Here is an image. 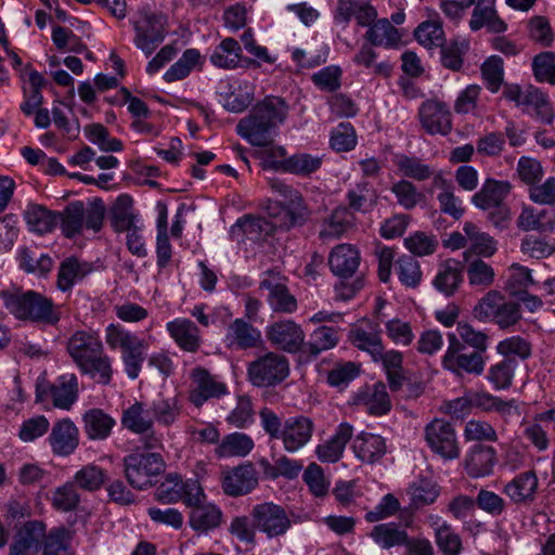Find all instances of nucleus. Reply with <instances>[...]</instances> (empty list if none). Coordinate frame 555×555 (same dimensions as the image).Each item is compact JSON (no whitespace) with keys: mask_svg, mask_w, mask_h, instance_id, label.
<instances>
[{"mask_svg":"<svg viewBox=\"0 0 555 555\" xmlns=\"http://www.w3.org/2000/svg\"><path fill=\"white\" fill-rule=\"evenodd\" d=\"M67 352L86 374L100 384L107 385L113 376L111 358L104 352L102 341L91 332L77 331L68 339Z\"/></svg>","mask_w":555,"mask_h":555,"instance_id":"1","label":"nucleus"},{"mask_svg":"<svg viewBox=\"0 0 555 555\" xmlns=\"http://www.w3.org/2000/svg\"><path fill=\"white\" fill-rule=\"evenodd\" d=\"M287 112L288 105L282 98L267 96L238 121L236 132L251 145H267L272 142V130L285 120Z\"/></svg>","mask_w":555,"mask_h":555,"instance_id":"2","label":"nucleus"},{"mask_svg":"<svg viewBox=\"0 0 555 555\" xmlns=\"http://www.w3.org/2000/svg\"><path fill=\"white\" fill-rule=\"evenodd\" d=\"M0 299L17 320L50 326L61 320V311L53 300L35 291L11 287L0 292Z\"/></svg>","mask_w":555,"mask_h":555,"instance_id":"3","label":"nucleus"},{"mask_svg":"<svg viewBox=\"0 0 555 555\" xmlns=\"http://www.w3.org/2000/svg\"><path fill=\"white\" fill-rule=\"evenodd\" d=\"M105 341L111 349L119 348L125 372L130 379H137L141 373L149 345L145 339L125 330L120 325L109 324L105 328Z\"/></svg>","mask_w":555,"mask_h":555,"instance_id":"4","label":"nucleus"},{"mask_svg":"<svg viewBox=\"0 0 555 555\" xmlns=\"http://www.w3.org/2000/svg\"><path fill=\"white\" fill-rule=\"evenodd\" d=\"M474 317L481 322H493L501 330H508L521 320L520 304L506 300L499 291H489L477 302Z\"/></svg>","mask_w":555,"mask_h":555,"instance_id":"5","label":"nucleus"},{"mask_svg":"<svg viewBox=\"0 0 555 555\" xmlns=\"http://www.w3.org/2000/svg\"><path fill=\"white\" fill-rule=\"evenodd\" d=\"M124 474L129 485L138 490L152 487L155 478L165 470L159 453L134 450L122 460Z\"/></svg>","mask_w":555,"mask_h":555,"instance_id":"6","label":"nucleus"},{"mask_svg":"<svg viewBox=\"0 0 555 555\" xmlns=\"http://www.w3.org/2000/svg\"><path fill=\"white\" fill-rule=\"evenodd\" d=\"M57 216L63 234L67 238H73L85 228L99 232L103 225L105 208L101 203L86 208L83 203L77 201L68 204Z\"/></svg>","mask_w":555,"mask_h":555,"instance_id":"7","label":"nucleus"},{"mask_svg":"<svg viewBox=\"0 0 555 555\" xmlns=\"http://www.w3.org/2000/svg\"><path fill=\"white\" fill-rule=\"evenodd\" d=\"M503 96L516 106L520 107L526 114H529L540 121L550 125L554 118V111L548 96L533 86L521 88L518 85H505Z\"/></svg>","mask_w":555,"mask_h":555,"instance_id":"8","label":"nucleus"},{"mask_svg":"<svg viewBox=\"0 0 555 555\" xmlns=\"http://www.w3.org/2000/svg\"><path fill=\"white\" fill-rule=\"evenodd\" d=\"M289 375V362L283 354L269 351L248 363L247 377L256 387H273Z\"/></svg>","mask_w":555,"mask_h":555,"instance_id":"9","label":"nucleus"},{"mask_svg":"<svg viewBox=\"0 0 555 555\" xmlns=\"http://www.w3.org/2000/svg\"><path fill=\"white\" fill-rule=\"evenodd\" d=\"M448 340L449 346L442 359L443 367L457 376L481 375L486 365L483 353L468 351L455 334H448Z\"/></svg>","mask_w":555,"mask_h":555,"instance_id":"10","label":"nucleus"},{"mask_svg":"<svg viewBox=\"0 0 555 555\" xmlns=\"http://www.w3.org/2000/svg\"><path fill=\"white\" fill-rule=\"evenodd\" d=\"M133 42L146 56L151 55L166 37V20L162 14L141 10L132 20Z\"/></svg>","mask_w":555,"mask_h":555,"instance_id":"11","label":"nucleus"},{"mask_svg":"<svg viewBox=\"0 0 555 555\" xmlns=\"http://www.w3.org/2000/svg\"><path fill=\"white\" fill-rule=\"evenodd\" d=\"M249 515L257 530L268 539L284 535L292 527V520L284 507L273 502L256 504Z\"/></svg>","mask_w":555,"mask_h":555,"instance_id":"12","label":"nucleus"},{"mask_svg":"<svg viewBox=\"0 0 555 555\" xmlns=\"http://www.w3.org/2000/svg\"><path fill=\"white\" fill-rule=\"evenodd\" d=\"M282 202L270 201L267 207L270 217L278 219L279 227L289 229L301 225L309 217V210L298 190L292 188V193L282 194Z\"/></svg>","mask_w":555,"mask_h":555,"instance_id":"13","label":"nucleus"},{"mask_svg":"<svg viewBox=\"0 0 555 555\" xmlns=\"http://www.w3.org/2000/svg\"><path fill=\"white\" fill-rule=\"evenodd\" d=\"M424 436L431 451L444 460H454L460 456L456 433L450 422L442 418L433 420L425 426Z\"/></svg>","mask_w":555,"mask_h":555,"instance_id":"14","label":"nucleus"},{"mask_svg":"<svg viewBox=\"0 0 555 555\" xmlns=\"http://www.w3.org/2000/svg\"><path fill=\"white\" fill-rule=\"evenodd\" d=\"M266 337L276 349L296 353L305 345V332L293 320H280L266 327Z\"/></svg>","mask_w":555,"mask_h":555,"instance_id":"15","label":"nucleus"},{"mask_svg":"<svg viewBox=\"0 0 555 555\" xmlns=\"http://www.w3.org/2000/svg\"><path fill=\"white\" fill-rule=\"evenodd\" d=\"M190 377L192 389L189 398L196 408L202 406L209 399H218L228 393V386L202 366L193 369Z\"/></svg>","mask_w":555,"mask_h":555,"instance_id":"16","label":"nucleus"},{"mask_svg":"<svg viewBox=\"0 0 555 555\" xmlns=\"http://www.w3.org/2000/svg\"><path fill=\"white\" fill-rule=\"evenodd\" d=\"M422 128L429 134L447 135L452 130V116L448 105L437 99L424 101L418 108Z\"/></svg>","mask_w":555,"mask_h":555,"instance_id":"17","label":"nucleus"},{"mask_svg":"<svg viewBox=\"0 0 555 555\" xmlns=\"http://www.w3.org/2000/svg\"><path fill=\"white\" fill-rule=\"evenodd\" d=\"M37 399L50 397L55 408L69 410L78 398V378L74 374H64L51 385H37Z\"/></svg>","mask_w":555,"mask_h":555,"instance_id":"18","label":"nucleus"},{"mask_svg":"<svg viewBox=\"0 0 555 555\" xmlns=\"http://www.w3.org/2000/svg\"><path fill=\"white\" fill-rule=\"evenodd\" d=\"M314 424L311 418L298 415L288 417L283 423V430L279 437L283 448L289 453L304 448L312 438Z\"/></svg>","mask_w":555,"mask_h":555,"instance_id":"19","label":"nucleus"},{"mask_svg":"<svg viewBox=\"0 0 555 555\" xmlns=\"http://www.w3.org/2000/svg\"><path fill=\"white\" fill-rule=\"evenodd\" d=\"M46 533V525L42 521H26L14 537L10 555H37L42 548Z\"/></svg>","mask_w":555,"mask_h":555,"instance_id":"20","label":"nucleus"},{"mask_svg":"<svg viewBox=\"0 0 555 555\" xmlns=\"http://www.w3.org/2000/svg\"><path fill=\"white\" fill-rule=\"evenodd\" d=\"M222 490L230 496H241L258 486V473L251 463L241 464L223 474Z\"/></svg>","mask_w":555,"mask_h":555,"instance_id":"21","label":"nucleus"},{"mask_svg":"<svg viewBox=\"0 0 555 555\" xmlns=\"http://www.w3.org/2000/svg\"><path fill=\"white\" fill-rule=\"evenodd\" d=\"M48 442L55 455L68 456L79 444V430L72 420L62 418L53 424Z\"/></svg>","mask_w":555,"mask_h":555,"instance_id":"22","label":"nucleus"},{"mask_svg":"<svg viewBox=\"0 0 555 555\" xmlns=\"http://www.w3.org/2000/svg\"><path fill=\"white\" fill-rule=\"evenodd\" d=\"M224 344L230 349H254L262 344L261 332L243 319H235L227 328Z\"/></svg>","mask_w":555,"mask_h":555,"instance_id":"23","label":"nucleus"},{"mask_svg":"<svg viewBox=\"0 0 555 555\" xmlns=\"http://www.w3.org/2000/svg\"><path fill=\"white\" fill-rule=\"evenodd\" d=\"M539 479L533 470L516 475L503 487V493L516 505H529L535 500Z\"/></svg>","mask_w":555,"mask_h":555,"instance_id":"24","label":"nucleus"},{"mask_svg":"<svg viewBox=\"0 0 555 555\" xmlns=\"http://www.w3.org/2000/svg\"><path fill=\"white\" fill-rule=\"evenodd\" d=\"M353 403L363 406L365 412L374 416H382L391 410V401L382 382L361 388L353 397Z\"/></svg>","mask_w":555,"mask_h":555,"instance_id":"25","label":"nucleus"},{"mask_svg":"<svg viewBox=\"0 0 555 555\" xmlns=\"http://www.w3.org/2000/svg\"><path fill=\"white\" fill-rule=\"evenodd\" d=\"M496 461V451L493 447L477 443L466 453L465 470L473 478L486 477L492 474Z\"/></svg>","mask_w":555,"mask_h":555,"instance_id":"26","label":"nucleus"},{"mask_svg":"<svg viewBox=\"0 0 555 555\" xmlns=\"http://www.w3.org/2000/svg\"><path fill=\"white\" fill-rule=\"evenodd\" d=\"M464 266L461 261L449 258L438 266L433 280L434 287L447 297L453 296L464 282Z\"/></svg>","mask_w":555,"mask_h":555,"instance_id":"27","label":"nucleus"},{"mask_svg":"<svg viewBox=\"0 0 555 555\" xmlns=\"http://www.w3.org/2000/svg\"><path fill=\"white\" fill-rule=\"evenodd\" d=\"M170 337L180 349L197 352L202 346L201 332L197 325L186 318H177L166 324Z\"/></svg>","mask_w":555,"mask_h":555,"instance_id":"28","label":"nucleus"},{"mask_svg":"<svg viewBox=\"0 0 555 555\" xmlns=\"http://www.w3.org/2000/svg\"><path fill=\"white\" fill-rule=\"evenodd\" d=\"M360 253L350 244L334 247L328 257L331 271L340 279L352 276L360 266Z\"/></svg>","mask_w":555,"mask_h":555,"instance_id":"29","label":"nucleus"},{"mask_svg":"<svg viewBox=\"0 0 555 555\" xmlns=\"http://www.w3.org/2000/svg\"><path fill=\"white\" fill-rule=\"evenodd\" d=\"M474 409L481 412L498 413L504 421L519 416V410L515 400H502L487 391H472Z\"/></svg>","mask_w":555,"mask_h":555,"instance_id":"30","label":"nucleus"},{"mask_svg":"<svg viewBox=\"0 0 555 555\" xmlns=\"http://www.w3.org/2000/svg\"><path fill=\"white\" fill-rule=\"evenodd\" d=\"M487 27L490 33L500 34L506 30V24L498 15L490 0H478L469 20V28L477 31Z\"/></svg>","mask_w":555,"mask_h":555,"instance_id":"31","label":"nucleus"},{"mask_svg":"<svg viewBox=\"0 0 555 555\" xmlns=\"http://www.w3.org/2000/svg\"><path fill=\"white\" fill-rule=\"evenodd\" d=\"M353 435V428L348 423L338 425L335 434L324 443L317 448V455L320 461L327 463L337 462Z\"/></svg>","mask_w":555,"mask_h":555,"instance_id":"32","label":"nucleus"},{"mask_svg":"<svg viewBox=\"0 0 555 555\" xmlns=\"http://www.w3.org/2000/svg\"><path fill=\"white\" fill-rule=\"evenodd\" d=\"M209 61L215 67L221 69L231 70L240 67L243 61L240 42L232 37L222 39L212 50Z\"/></svg>","mask_w":555,"mask_h":555,"instance_id":"33","label":"nucleus"},{"mask_svg":"<svg viewBox=\"0 0 555 555\" xmlns=\"http://www.w3.org/2000/svg\"><path fill=\"white\" fill-rule=\"evenodd\" d=\"M352 448L356 456L369 464L378 462L387 451L385 439L371 433L359 434L353 440Z\"/></svg>","mask_w":555,"mask_h":555,"instance_id":"34","label":"nucleus"},{"mask_svg":"<svg viewBox=\"0 0 555 555\" xmlns=\"http://www.w3.org/2000/svg\"><path fill=\"white\" fill-rule=\"evenodd\" d=\"M511 192V183L507 181H498L487 179L481 189L472 197L473 204L482 209L488 210L493 206L504 203V199Z\"/></svg>","mask_w":555,"mask_h":555,"instance_id":"35","label":"nucleus"},{"mask_svg":"<svg viewBox=\"0 0 555 555\" xmlns=\"http://www.w3.org/2000/svg\"><path fill=\"white\" fill-rule=\"evenodd\" d=\"M83 431L90 440H105L109 437L115 420L102 409L93 408L82 415Z\"/></svg>","mask_w":555,"mask_h":555,"instance_id":"36","label":"nucleus"},{"mask_svg":"<svg viewBox=\"0 0 555 555\" xmlns=\"http://www.w3.org/2000/svg\"><path fill=\"white\" fill-rule=\"evenodd\" d=\"M23 217L29 231L40 235L52 232L59 223L56 212L38 204H28L23 212Z\"/></svg>","mask_w":555,"mask_h":555,"instance_id":"37","label":"nucleus"},{"mask_svg":"<svg viewBox=\"0 0 555 555\" xmlns=\"http://www.w3.org/2000/svg\"><path fill=\"white\" fill-rule=\"evenodd\" d=\"M369 535L383 550L400 547L408 542V531L393 521L374 526Z\"/></svg>","mask_w":555,"mask_h":555,"instance_id":"38","label":"nucleus"},{"mask_svg":"<svg viewBox=\"0 0 555 555\" xmlns=\"http://www.w3.org/2000/svg\"><path fill=\"white\" fill-rule=\"evenodd\" d=\"M323 165V155L310 153H295L287 159L279 163L281 170L299 177H309Z\"/></svg>","mask_w":555,"mask_h":555,"instance_id":"39","label":"nucleus"},{"mask_svg":"<svg viewBox=\"0 0 555 555\" xmlns=\"http://www.w3.org/2000/svg\"><path fill=\"white\" fill-rule=\"evenodd\" d=\"M365 39L372 46L393 49L399 47L401 34L389 20L380 18L367 28Z\"/></svg>","mask_w":555,"mask_h":555,"instance_id":"40","label":"nucleus"},{"mask_svg":"<svg viewBox=\"0 0 555 555\" xmlns=\"http://www.w3.org/2000/svg\"><path fill=\"white\" fill-rule=\"evenodd\" d=\"M463 231L468 240V250L464 253L467 257L468 253H473L478 257H492L498 249L496 241L486 232H481L473 222H465Z\"/></svg>","mask_w":555,"mask_h":555,"instance_id":"41","label":"nucleus"},{"mask_svg":"<svg viewBox=\"0 0 555 555\" xmlns=\"http://www.w3.org/2000/svg\"><path fill=\"white\" fill-rule=\"evenodd\" d=\"M92 271V266L76 257L66 258L61 262L57 273V287L62 292L69 291L75 283L82 280Z\"/></svg>","mask_w":555,"mask_h":555,"instance_id":"42","label":"nucleus"},{"mask_svg":"<svg viewBox=\"0 0 555 555\" xmlns=\"http://www.w3.org/2000/svg\"><path fill=\"white\" fill-rule=\"evenodd\" d=\"M121 425L131 433L144 434L154 428V420L144 403L135 401L122 411Z\"/></svg>","mask_w":555,"mask_h":555,"instance_id":"43","label":"nucleus"},{"mask_svg":"<svg viewBox=\"0 0 555 555\" xmlns=\"http://www.w3.org/2000/svg\"><path fill=\"white\" fill-rule=\"evenodd\" d=\"M255 443L250 436L244 433H232L224 436L216 447L215 453L218 457H244L250 453Z\"/></svg>","mask_w":555,"mask_h":555,"instance_id":"44","label":"nucleus"},{"mask_svg":"<svg viewBox=\"0 0 555 555\" xmlns=\"http://www.w3.org/2000/svg\"><path fill=\"white\" fill-rule=\"evenodd\" d=\"M349 340L356 348L369 353L372 360L379 358L384 348L380 333L372 326H354L349 333Z\"/></svg>","mask_w":555,"mask_h":555,"instance_id":"45","label":"nucleus"},{"mask_svg":"<svg viewBox=\"0 0 555 555\" xmlns=\"http://www.w3.org/2000/svg\"><path fill=\"white\" fill-rule=\"evenodd\" d=\"M555 224V212L546 209L537 210L531 207H525L518 219L517 225L524 231L550 232Z\"/></svg>","mask_w":555,"mask_h":555,"instance_id":"46","label":"nucleus"},{"mask_svg":"<svg viewBox=\"0 0 555 555\" xmlns=\"http://www.w3.org/2000/svg\"><path fill=\"white\" fill-rule=\"evenodd\" d=\"M112 225L116 232H124L127 229L140 223L133 211V199L127 194L119 195L111 209Z\"/></svg>","mask_w":555,"mask_h":555,"instance_id":"47","label":"nucleus"},{"mask_svg":"<svg viewBox=\"0 0 555 555\" xmlns=\"http://www.w3.org/2000/svg\"><path fill=\"white\" fill-rule=\"evenodd\" d=\"M346 199L349 211L353 210L365 214L376 206L378 196L376 191L366 181H361L348 190Z\"/></svg>","mask_w":555,"mask_h":555,"instance_id":"48","label":"nucleus"},{"mask_svg":"<svg viewBox=\"0 0 555 555\" xmlns=\"http://www.w3.org/2000/svg\"><path fill=\"white\" fill-rule=\"evenodd\" d=\"M260 287L269 291L268 301L273 311L293 313L297 310V300L285 285L263 280Z\"/></svg>","mask_w":555,"mask_h":555,"instance_id":"49","label":"nucleus"},{"mask_svg":"<svg viewBox=\"0 0 555 555\" xmlns=\"http://www.w3.org/2000/svg\"><path fill=\"white\" fill-rule=\"evenodd\" d=\"M353 222V215L346 207H337L323 221L320 231L322 238H339Z\"/></svg>","mask_w":555,"mask_h":555,"instance_id":"50","label":"nucleus"},{"mask_svg":"<svg viewBox=\"0 0 555 555\" xmlns=\"http://www.w3.org/2000/svg\"><path fill=\"white\" fill-rule=\"evenodd\" d=\"M434 184L441 189L437 199L440 210L454 219H460L464 214L461 201L454 195L453 186L440 173L434 176Z\"/></svg>","mask_w":555,"mask_h":555,"instance_id":"51","label":"nucleus"},{"mask_svg":"<svg viewBox=\"0 0 555 555\" xmlns=\"http://www.w3.org/2000/svg\"><path fill=\"white\" fill-rule=\"evenodd\" d=\"M222 513L215 505H196L190 514V526L197 531H208L220 525Z\"/></svg>","mask_w":555,"mask_h":555,"instance_id":"52","label":"nucleus"},{"mask_svg":"<svg viewBox=\"0 0 555 555\" xmlns=\"http://www.w3.org/2000/svg\"><path fill=\"white\" fill-rule=\"evenodd\" d=\"M466 274L469 285L481 291L490 287L495 280V272L492 266L480 258L468 262Z\"/></svg>","mask_w":555,"mask_h":555,"instance_id":"53","label":"nucleus"},{"mask_svg":"<svg viewBox=\"0 0 555 555\" xmlns=\"http://www.w3.org/2000/svg\"><path fill=\"white\" fill-rule=\"evenodd\" d=\"M435 542L443 555H461L463 551L462 538L446 521L435 529Z\"/></svg>","mask_w":555,"mask_h":555,"instance_id":"54","label":"nucleus"},{"mask_svg":"<svg viewBox=\"0 0 555 555\" xmlns=\"http://www.w3.org/2000/svg\"><path fill=\"white\" fill-rule=\"evenodd\" d=\"M439 487L426 479L414 481L408 490L410 505L416 509L433 504L439 496Z\"/></svg>","mask_w":555,"mask_h":555,"instance_id":"55","label":"nucleus"},{"mask_svg":"<svg viewBox=\"0 0 555 555\" xmlns=\"http://www.w3.org/2000/svg\"><path fill=\"white\" fill-rule=\"evenodd\" d=\"M70 539L72 535L67 529L63 527L51 529L43 540V555H74L69 546Z\"/></svg>","mask_w":555,"mask_h":555,"instance_id":"56","label":"nucleus"},{"mask_svg":"<svg viewBox=\"0 0 555 555\" xmlns=\"http://www.w3.org/2000/svg\"><path fill=\"white\" fill-rule=\"evenodd\" d=\"M516 361L512 358H503L491 365L487 373V379L495 390L507 389L513 382Z\"/></svg>","mask_w":555,"mask_h":555,"instance_id":"57","label":"nucleus"},{"mask_svg":"<svg viewBox=\"0 0 555 555\" xmlns=\"http://www.w3.org/2000/svg\"><path fill=\"white\" fill-rule=\"evenodd\" d=\"M396 274L402 285L409 288H415L422 281V270L420 262L412 256H401L396 262Z\"/></svg>","mask_w":555,"mask_h":555,"instance_id":"58","label":"nucleus"},{"mask_svg":"<svg viewBox=\"0 0 555 555\" xmlns=\"http://www.w3.org/2000/svg\"><path fill=\"white\" fill-rule=\"evenodd\" d=\"M199 59L201 53L197 49H186L181 57L164 74V79L167 82L184 79L190 75Z\"/></svg>","mask_w":555,"mask_h":555,"instance_id":"59","label":"nucleus"},{"mask_svg":"<svg viewBox=\"0 0 555 555\" xmlns=\"http://www.w3.org/2000/svg\"><path fill=\"white\" fill-rule=\"evenodd\" d=\"M414 35L416 40L427 49L442 47L444 43V31L438 20L421 23Z\"/></svg>","mask_w":555,"mask_h":555,"instance_id":"60","label":"nucleus"},{"mask_svg":"<svg viewBox=\"0 0 555 555\" xmlns=\"http://www.w3.org/2000/svg\"><path fill=\"white\" fill-rule=\"evenodd\" d=\"M395 163L404 177L417 181L427 180L434 175L433 168L417 157L399 155Z\"/></svg>","mask_w":555,"mask_h":555,"instance_id":"61","label":"nucleus"},{"mask_svg":"<svg viewBox=\"0 0 555 555\" xmlns=\"http://www.w3.org/2000/svg\"><path fill=\"white\" fill-rule=\"evenodd\" d=\"M150 410L153 420L164 426L172 425L181 413V406L176 398L154 400Z\"/></svg>","mask_w":555,"mask_h":555,"instance_id":"62","label":"nucleus"},{"mask_svg":"<svg viewBox=\"0 0 555 555\" xmlns=\"http://www.w3.org/2000/svg\"><path fill=\"white\" fill-rule=\"evenodd\" d=\"M337 331L333 326H320L313 331L308 341V351L311 354H319L322 351L334 348L338 344Z\"/></svg>","mask_w":555,"mask_h":555,"instance_id":"63","label":"nucleus"},{"mask_svg":"<svg viewBox=\"0 0 555 555\" xmlns=\"http://www.w3.org/2000/svg\"><path fill=\"white\" fill-rule=\"evenodd\" d=\"M235 227H237L249 240H259L261 236L270 235L274 225L262 217L245 216L240 218Z\"/></svg>","mask_w":555,"mask_h":555,"instance_id":"64","label":"nucleus"}]
</instances>
